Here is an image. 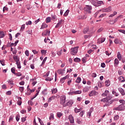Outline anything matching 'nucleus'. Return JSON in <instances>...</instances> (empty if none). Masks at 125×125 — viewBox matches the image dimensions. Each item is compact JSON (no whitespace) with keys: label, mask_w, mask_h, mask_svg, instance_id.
Returning a JSON list of instances; mask_svg holds the SVG:
<instances>
[{"label":"nucleus","mask_w":125,"mask_h":125,"mask_svg":"<svg viewBox=\"0 0 125 125\" xmlns=\"http://www.w3.org/2000/svg\"><path fill=\"white\" fill-rule=\"evenodd\" d=\"M101 102H104L105 103V105H104V107L105 106H110L112 103L114 102V101L111 100V97L108 96L106 98H104L101 100Z\"/></svg>","instance_id":"obj_1"},{"label":"nucleus","mask_w":125,"mask_h":125,"mask_svg":"<svg viewBox=\"0 0 125 125\" xmlns=\"http://www.w3.org/2000/svg\"><path fill=\"white\" fill-rule=\"evenodd\" d=\"M125 109V105L124 104H122L119 105V106L117 107H114L113 110H115V111H124Z\"/></svg>","instance_id":"obj_2"},{"label":"nucleus","mask_w":125,"mask_h":125,"mask_svg":"<svg viewBox=\"0 0 125 125\" xmlns=\"http://www.w3.org/2000/svg\"><path fill=\"white\" fill-rule=\"evenodd\" d=\"M65 102H66V96L62 95L60 97V103L61 105L64 106L65 104Z\"/></svg>","instance_id":"obj_3"},{"label":"nucleus","mask_w":125,"mask_h":125,"mask_svg":"<svg viewBox=\"0 0 125 125\" xmlns=\"http://www.w3.org/2000/svg\"><path fill=\"white\" fill-rule=\"evenodd\" d=\"M78 49L79 47H75L74 48H71V54H72V55H76L77 53H78Z\"/></svg>","instance_id":"obj_4"},{"label":"nucleus","mask_w":125,"mask_h":125,"mask_svg":"<svg viewBox=\"0 0 125 125\" xmlns=\"http://www.w3.org/2000/svg\"><path fill=\"white\" fill-rule=\"evenodd\" d=\"M91 9H92L91 6L88 5H86L84 8V10H85V11L88 12V13H91V12L90 11Z\"/></svg>","instance_id":"obj_5"},{"label":"nucleus","mask_w":125,"mask_h":125,"mask_svg":"<svg viewBox=\"0 0 125 125\" xmlns=\"http://www.w3.org/2000/svg\"><path fill=\"white\" fill-rule=\"evenodd\" d=\"M95 95H98V92L95 90H92L89 93V96L91 97V96H94Z\"/></svg>","instance_id":"obj_6"},{"label":"nucleus","mask_w":125,"mask_h":125,"mask_svg":"<svg viewBox=\"0 0 125 125\" xmlns=\"http://www.w3.org/2000/svg\"><path fill=\"white\" fill-rule=\"evenodd\" d=\"M68 120L70 123V124H74L75 123V120L74 119V117L72 114H70L68 116Z\"/></svg>","instance_id":"obj_7"},{"label":"nucleus","mask_w":125,"mask_h":125,"mask_svg":"<svg viewBox=\"0 0 125 125\" xmlns=\"http://www.w3.org/2000/svg\"><path fill=\"white\" fill-rule=\"evenodd\" d=\"M62 23H64V20L62 19L59 20L58 22L55 26V28H59V27H60V26L62 24Z\"/></svg>","instance_id":"obj_8"},{"label":"nucleus","mask_w":125,"mask_h":125,"mask_svg":"<svg viewBox=\"0 0 125 125\" xmlns=\"http://www.w3.org/2000/svg\"><path fill=\"white\" fill-rule=\"evenodd\" d=\"M50 35V31L47 29L43 32L42 33V36L44 37V36H49Z\"/></svg>","instance_id":"obj_9"},{"label":"nucleus","mask_w":125,"mask_h":125,"mask_svg":"<svg viewBox=\"0 0 125 125\" xmlns=\"http://www.w3.org/2000/svg\"><path fill=\"white\" fill-rule=\"evenodd\" d=\"M73 104L74 102L73 101H69L66 103V104L63 105V107H66V106H68V107H71Z\"/></svg>","instance_id":"obj_10"},{"label":"nucleus","mask_w":125,"mask_h":125,"mask_svg":"<svg viewBox=\"0 0 125 125\" xmlns=\"http://www.w3.org/2000/svg\"><path fill=\"white\" fill-rule=\"evenodd\" d=\"M102 11L103 12H111V11H112V8L111 7H109L108 8L103 9Z\"/></svg>","instance_id":"obj_11"},{"label":"nucleus","mask_w":125,"mask_h":125,"mask_svg":"<svg viewBox=\"0 0 125 125\" xmlns=\"http://www.w3.org/2000/svg\"><path fill=\"white\" fill-rule=\"evenodd\" d=\"M82 110H83V109L82 108H80L79 107H75L74 108V112L75 113H76V114H77V113H80V112H81V111H82Z\"/></svg>","instance_id":"obj_12"},{"label":"nucleus","mask_w":125,"mask_h":125,"mask_svg":"<svg viewBox=\"0 0 125 125\" xmlns=\"http://www.w3.org/2000/svg\"><path fill=\"white\" fill-rule=\"evenodd\" d=\"M110 94L109 91L105 90L104 92V93L102 94V96H103V97H105V96H109V95Z\"/></svg>","instance_id":"obj_13"},{"label":"nucleus","mask_w":125,"mask_h":125,"mask_svg":"<svg viewBox=\"0 0 125 125\" xmlns=\"http://www.w3.org/2000/svg\"><path fill=\"white\" fill-rule=\"evenodd\" d=\"M81 93H82V91L81 90H78V91H74V92H72L69 93V95H72V94H81Z\"/></svg>","instance_id":"obj_14"},{"label":"nucleus","mask_w":125,"mask_h":125,"mask_svg":"<svg viewBox=\"0 0 125 125\" xmlns=\"http://www.w3.org/2000/svg\"><path fill=\"white\" fill-rule=\"evenodd\" d=\"M118 90H119V92H120V93L122 94V95L123 96H124V95H125V90H124V89L120 87V88H118Z\"/></svg>","instance_id":"obj_15"},{"label":"nucleus","mask_w":125,"mask_h":125,"mask_svg":"<svg viewBox=\"0 0 125 125\" xmlns=\"http://www.w3.org/2000/svg\"><path fill=\"white\" fill-rule=\"evenodd\" d=\"M13 59L16 62V64H18V62H19V57H17V56H14Z\"/></svg>","instance_id":"obj_16"},{"label":"nucleus","mask_w":125,"mask_h":125,"mask_svg":"<svg viewBox=\"0 0 125 125\" xmlns=\"http://www.w3.org/2000/svg\"><path fill=\"white\" fill-rule=\"evenodd\" d=\"M18 101H17V104L19 106H21V105L22 104V98L19 97L18 98Z\"/></svg>","instance_id":"obj_17"},{"label":"nucleus","mask_w":125,"mask_h":125,"mask_svg":"<svg viewBox=\"0 0 125 125\" xmlns=\"http://www.w3.org/2000/svg\"><path fill=\"white\" fill-rule=\"evenodd\" d=\"M52 20L53 21H56L57 20V17L55 14L51 15Z\"/></svg>","instance_id":"obj_18"},{"label":"nucleus","mask_w":125,"mask_h":125,"mask_svg":"<svg viewBox=\"0 0 125 125\" xmlns=\"http://www.w3.org/2000/svg\"><path fill=\"white\" fill-rule=\"evenodd\" d=\"M92 112H93V109L91 108L89 110V112L87 113V115L89 116V118H90V117H91V113H92Z\"/></svg>","instance_id":"obj_19"},{"label":"nucleus","mask_w":125,"mask_h":125,"mask_svg":"<svg viewBox=\"0 0 125 125\" xmlns=\"http://www.w3.org/2000/svg\"><path fill=\"white\" fill-rule=\"evenodd\" d=\"M119 81L121 82V83H124V82H125V77H123V76H120L119 78Z\"/></svg>","instance_id":"obj_20"},{"label":"nucleus","mask_w":125,"mask_h":125,"mask_svg":"<svg viewBox=\"0 0 125 125\" xmlns=\"http://www.w3.org/2000/svg\"><path fill=\"white\" fill-rule=\"evenodd\" d=\"M117 58L120 61L122 60V55H121V53L120 52H118L117 53Z\"/></svg>","instance_id":"obj_21"},{"label":"nucleus","mask_w":125,"mask_h":125,"mask_svg":"<svg viewBox=\"0 0 125 125\" xmlns=\"http://www.w3.org/2000/svg\"><path fill=\"white\" fill-rule=\"evenodd\" d=\"M45 28H47V24L46 23H43L41 27V29H45Z\"/></svg>","instance_id":"obj_22"},{"label":"nucleus","mask_w":125,"mask_h":125,"mask_svg":"<svg viewBox=\"0 0 125 125\" xmlns=\"http://www.w3.org/2000/svg\"><path fill=\"white\" fill-rule=\"evenodd\" d=\"M105 40H106V39L105 38H100L99 39H98V42H99V43H100V42H101V43L102 42H105Z\"/></svg>","instance_id":"obj_23"},{"label":"nucleus","mask_w":125,"mask_h":125,"mask_svg":"<svg viewBox=\"0 0 125 125\" xmlns=\"http://www.w3.org/2000/svg\"><path fill=\"white\" fill-rule=\"evenodd\" d=\"M82 121H83V120H82L80 118H78L77 119V123L79 125H81V124H82Z\"/></svg>","instance_id":"obj_24"},{"label":"nucleus","mask_w":125,"mask_h":125,"mask_svg":"<svg viewBox=\"0 0 125 125\" xmlns=\"http://www.w3.org/2000/svg\"><path fill=\"white\" fill-rule=\"evenodd\" d=\"M54 99H55V96H53L49 98L48 102H51V101H52V100H54Z\"/></svg>","instance_id":"obj_25"},{"label":"nucleus","mask_w":125,"mask_h":125,"mask_svg":"<svg viewBox=\"0 0 125 125\" xmlns=\"http://www.w3.org/2000/svg\"><path fill=\"white\" fill-rule=\"evenodd\" d=\"M57 93V88H55L52 89V94H55V93Z\"/></svg>","instance_id":"obj_26"},{"label":"nucleus","mask_w":125,"mask_h":125,"mask_svg":"<svg viewBox=\"0 0 125 125\" xmlns=\"http://www.w3.org/2000/svg\"><path fill=\"white\" fill-rule=\"evenodd\" d=\"M112 94L116 97L119 96V93L114 90L112 91Z\"/></svg>","instance_id":"obj_27"},{"label":"nucleus","mask_w":125,"mask_h":125,"mask_svg":"<svg viewBox=\"0 0 125 125\" xmlns=\"http://www.w3.org/2000/svg\"><path fill=\"white\" fill-rule=\"evenodd\" d=\"M57 116L58 118H61L62 116H63V113L61 112H57Z\"/></svg>","instance_id":"obj_28"},{"label":"nucleus","mask_w":125,"mask_h":125,"mask_svg":"<svg viewBox=\"0 0 125 125\" xmlns=\"http://www.w3.org/2000/svg\"><path fill=\"white\" fill-rule=\"evenodd\" d=\"M58 73L59 75H63V69H59L58 70Z\"/></svg>","instance_id":"obj_29"},{"label":"nucleus","mask_w":125,"mask_h":125,"mask_svg":"<svg viewBox=\"0 0 125 125\" xmlns=\"http://www.w3.org/2000/svg\"><path fill=\"white\" fill-rule=\"evenodd\" d=\"M74 62H81V59H80L79 58H75L74 59Z\"/></svg>","instance_id":"obj_30"},{"label":"nucleus","mask_w":125,"mask_h":125,"mask_svg":"<svg viewBox=\"0 0 125 125\" xmlns=\"http://www.w3.org/2000/svg\"><path fill=\"white\" fill-rule=\"evenodd\" d=\"M87 32H88V27H86L85 28H84L83 29V34H86V33H87Z\"/></svg>","instance_id":"obj_31"},{"label":"nucleus","mask_w":125,"mask_h":125,"mask_svg":"<svg viewBox=\"0 0 125 125\" xmlns=\"http://www.w3.org/2000/svg\"><path fill=\"white\" fill-rule=\"evenodd\" d=\"M51 21V18L50 17H47L46 19V23H49Z\"/></svg>","instance_id":"obj_32"},{"label":"nucleus","mask_w":125,"mask_h":125,"mask_svg":"<svg viewBox=\"0 0 125 125\" xmlns=\"http://www.w3.org/2000/svg\"><path fill=\"white\" fill-rule=\"evenodd\" d=\"M4 37V33L3 31H0V39Z\"/></svg>","instance_id":"obj_33"},{"label":"nucleus","mask_w":125,"mask_h":125,"mask_svg":"<svg viewBox=\"0 0 125 125\" xmlns=\"http://www.w3.org/2000/svg\"><path fill=\"white\" fill-rule=\"evenodd\" d=\"M54 119V114L53 113L50 114V116L49 117V120H53Z\"/></svg>","instance_id":"obj_34"},{"label":"nucleus","mask_w":125,"mask_h":125,"mask_svg":"<svg viewBox=\"0 0 125 125\" xmlns=\"http://www.w3.org/2000/svg\"><path fill=\"white\" fill-rule=\"evenodd\" d=\"M8 83H9V84H10L11 85H13V84H14V83H13V81L12 80L8 81Z\"/></svg>","instance_id":"obj_35"},{"label":"nucleus","mask_w":125,"mask_h":125,"mask_svg":"<svg viewBox=\"0 0 125 125\" xmlns=\"http://www.w3.org/2000/svg\"><path fill=\"white\" fill-rule=\"evenodd\" d=\"M81 81H82V79H81L80 77H78L76 80V83H81Z\"/></svg>","instance_id":"obj_36"},{"label":"nucleus","mask_w":125,"mask_h":125,"mask_svg":"<svg viewBox=\"0 0 125 125\" xmlns=\"http://www.w3.org/2000/svg\"><path fill=\"white\" fill-rule=\"evenodd\" d=\"M41 53L43 55H45V54H46V50H41Z\"/></svg>","instance_id":"obj_37"},{"label":"nucleus","mask_w":125,"mask_h":125,"mask_svg":"<svg viewBox=\"0 0 125 125\" xmlns=\"http://www.w3.org/2000/svg\"><path fill=\"white\" fill-rule=\"evenodd\" d=\"M36 79H32L31 81L33 82H32V84L33 85V86L36 84V83H37V81H35Z\"/></svg>","instance_id":"obj_38"},{"label":"nucleus","mask_w":125,"mask_h":125,"mask_svg":"<svg viewBox=\"0 0 125 125\" xmlns=\"http://www.w3.org/2000/svg\"><path fill=\"white\" fill-rule=\"evenodd\" d=\"M19 90L21 91V93H22V92H23V91H24V87H23V86L20 87H19Z\"/></svg>","instance_id":"obj_39"},{"label":"nucleus","mask_w":125,"mask_h":125,"mask_svg":"<svg viewBox=\"0 0 125 125\" xmlns=\"http://www.w3.org/2000/svg\"><path fill=\"white\" fill-rule=\"evenodd\" d=\"M62 51H63V50L61 49L60 51H58V52L57 53V54L59 56H61V54H62Z\"/></svg>","instance_id":"obj_40"},{"label":"nucleus","mask_w":125,"mask_h":125,"mask_svg":"<svg viewBox=\"0 0 125 125\" xmlns=\"http://www.w3.org/2000/svg\"><path fill=\"white\" fill-rule=\"evenodd\" d=\"M68 14H69V10H67L63 15L66 17L68 16Z\"/></svg>","instance_id":"obj_41"},{"label":"nucleus","mask_w":125,"mask_h":125,"mask_svg":"<svg viewBox=\"0 0 125 125\" xmlns=\"http://www.w3.org/2000/svg\"><path fill=\"white\" fill-rule=\"evenodd\" d=\"M119 118H120V116H119V115H116L114 116V120L115 121H117V120H119Z\"/></svg>","instance_id":"obj_42"},{"label":"nucleus","mask_w":125,"mask_h":125,"mask_svg":"<svg viewBox=\"0 0 125 125\" xmlns=\"http://www.w3.org/2000/svg\"><path fill=\"white\" fill-rule=\"evenodd\" d=\"M25 29V24L21 25V31H24V29Z\"/></svg>","instance_id":"obj_43"},{"label":"nucleus","mask_w":125,"mask_h":125,"mask_svg":"<svg viewBox=\"0 0 125 125\" xmlns=\"http://www.w3.org/2000/svg\"><path fill=\"white\" fill-rule=\"evenodd\" d=\"M118 32H120V33H122V34H124V35H125V30L119 29V30H118Z\"/></svg>","instance_id":"obj_44"},{"label":"nucleus","mask_w":125,"mask_h":125,"mask_svg":"<svg viewBox=\"0 0 125 125\" xmlns=\"http://www.w3.org/2000/svg\"><path fill=\"white\" fill-rule=\"evenodd\" d=\"M11 72L12 73H13V74H14V75H15V67H13L11 68Z\"/></svg>","instance_id":"obj_45"},{"label":"nucleus","mask_w":125,"mask_h":125,"mask_svg":"<svg viewBox=\"0 0 125 125\" xmlns=\"http://www.w3.org/2000/svg\"><path fill=\"white\" fill-rule=\"evenodd\" d=\"M84 114V111H82L80 112V113L79 114V115L80 116V117H83Z\"/></svg>","instance_id":"obj_46"},{"label":"nucleus","mask_w":125,"mask_h":125,"mask_svg":"<svg viewBox=\"0 0 125 125\" xmlns=\"http://www.w3.org/2000/svg\"><path fill=\"white\" fill-rule=\"evenodd\" d=\"M103 4V1H98L97 2V4L98 5H99V6H100V5H101V4Z\"/></svg>","instance_id":"obj_47"},{"label":"nucleus","mask_w":125,"mask_h":125,"mask_svg":"<svg viewBox=\"0 0 125 125\" xmlns=\"http://www.w3.org/2000/svg\"><path fill=\"white\" fill-rule=\"evenodd\" d=\"M69 77H70L69 75H67L66 76L63 77L62 79H63L65 81V80H66V79H68V78Z\"/></svg>","instance_id":"obj_48"},{"label":"nucleus","mask_w":125,"mask_h":125,"mask_svg":"<svg viewBox=\"0 0 125 125\" xmlns=\"http://www.w3.org/2000/svg\"><path fill=\"white\" fill-rule=\"evenodd\" d=\"M16 65H17V68H18V69H21V65H20V62H18V63H16Z\"/></svg>","instance_id":"obj_49"},{"label":"nucleus","mask_w":125,"mask_h":125,"mask_svg":"<svg viewBox=\"0 0 125 125\" xmlns=\"http://www.w3.org/2000/svg\"><path fill=\"white\" fill-rule=\"evenodd\" d=\"M114 63H115V64H116V65H118V64H119V60H118V59H115Z\"/></svg>","instance_id":"obj_50"},{"label":"nucleus","mask_w":125,"mask_h":125,"mask_svg":"<svg viewBox=\"0 0 125 125\" xmlns=\"http://www.w3.org/2000/svg\"><path fill=\"white\" fill-rule=\"evenodd\" d=\"M109 24H111V25H113V24H115V22L114 21V20H110L109 21Z\"/></svg>","instance_id":"obj_51"},{"label":"nucleus","mask_w":125,"mask_h":125,"mask_svg":"<svg viewBox=\"0 0 125 125\" xmlns=\"http://www.w3.org/2000/svg\"><path fill=\"white\" fill-rule=\"evenodd\" d=\"M105 83L106 86H109V85H110V82H109L108 81H105Z\"/></svg>","instance_id":"obj_52"},{"label":"nucleus","mask_w":125,"mask_h":125,"mask_svg":"<svg viewBox=\"0 0 125 125\" xmlns=\"http://www.w3.org/2000/svg\"><path fill=\"white\" fill-rule=\"evenodd\" d=\"M15 75L16 76H17V77H20V76H22V74L20 72H19L18 73H15Z\"/></svg>","instance_id":"obj_53"},{"label":"nucleus","mask_w":125,"mask_h":125,"mask_svg":"<svg viewBox=\"0 0 125 125\" xmlns=\"http://www.w3.org/2000/svg\"><path fill=\"white\" fill-rule=\"evenodd\" d=\"M26 25H32V21H28V22H26L25 23Z\"/></svg>","instance_id":"obj_54"},{"label":"nucleus","mask_w":125,"mask_h":125,"mask_svg":"<svg viewBox=\"0 0 125 125\" xmlns=\"http://www.w3.org/2000/svg\"><path fill=\"white\" fill-rule=\"evenodd\" d=\"M25 54L26 56H29V51L28 50H26L25 51Z\"/></svg>","instance_id":"obj_55"},{"label":"nucleus","mask_w":125,"mask_h":125,"mask_svg":"<svg viewBox=\"0 0 125 125\" xmlns=\"http://www.w3.org/2000/svg\"><path fill=\"white\" fill-rule=\"evenodd\" d=\"M45 81H49V82H51V81H52V79L50 77H48L45 79Z\"/></svg>","instance_id":"obj_56"},{"label":"nucleus","mask_w":125,"mask_h":125,"mask_svg":"<svg viewBox=\"0 0 125 125\" xmlns=\"http://www.w3.org/2000/svg\"><path fill=\"white\" fill-rule=\"evenodd\" d=\"M114 42H115V43H116V44H118V43H119V40H118V39H116L114 40Z\"/></svg>","instance_id":"obj_57"},{"label":"nucleus","mask_w":125,"mask_h":125,"mask_svg":"<svg viewBox=\"0 0 125 125\" xmlns=\"http://www.w3.org/2000/svg\"><path fill=\"white\" fill-rule=\"evenodd\" d=\"M2 88L3 89H6V88H7V87L6 86V85L3 84L2 85Z\"/></svg>","instance_id":"obj_58"},{"label":"nucleus","mask_w":125,"mask_h":125,"mask_svg":"<svg viewBox=\"0 0 125 125\" xmlns=\"http://www.w3.org/2000/svg\"><path fill=\"white\" fill-rule=\"evenodd\" d=\"M104 16H106V14H101V15L99 17V18H102L104 17Z\"/></svg>","instance_id":"obj_59"},{"label":"nucleus","mask_w":125,"mask_h":125,"mask_svg":"<svg viewBox=\"0 0 125 125\" xmlns=\"http://www.w3.org/2000/svg\"><path fill=\"white\" fill-rule=\"evenodd\" d=\"M26 33L28 34V35H32V30H28L26 31Z\"/></svg>","instance_id":"obj_60"},{"label":"nucleus","mask_w":125,"mask_h":125,"mask_svg":"<svg viewBox=\"0 0 125 125\" xmlns=\"http://www.w3.org/2000/svg\"><path fill=\"white\" fill-rule=\"evenodd\" d=\"M32 52H33L34 54H38V52L36 50H33Z\"/></svg>","instance_id":"obj_61"},{"label":"nucleus","mask_w":125,"mask_h":125,"mask_svg":"<svg viewBox=\"0 0 125 125\" xmlns=\"http://www.w3.org/2000/svg\"><path fill=\"white\" fill-rule=\"evenodd\" d=\"M119 102L120 103H122V104H124V103H125V101L124 100H119Z\"/></svg>","instance_id":"obj_62"},{"label":"nucleus","mask_w":125,"mask_h":125,"mask_svg":"<svg viewBox=\"0 0 125 125\" xmlns=\"http://www.w3.org/2000/svg\"><path fill=\"white\" fill-rule=\"evenodd\" d=\"M0 62L2 66H4V61H0Z\"/></svg>","instance_id":"obj_63"},{"label":"nucleus","mask_w":125,"mask_h":125,"mask_svg":"<svg viewBox=\"0 0 125 125\" xmlns=\"http://www.w3.org/2000/svg\"><path fill=\"white\" fill-rule=\"evenodd\" d=\"M111 52L110 53V52H109V51H106L105 52V54H106V55H107L108 56H109V55H110V54H111Z\"/></svg>","instance_id":"obj_64"}]
</instances>
